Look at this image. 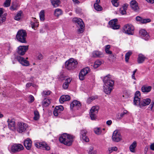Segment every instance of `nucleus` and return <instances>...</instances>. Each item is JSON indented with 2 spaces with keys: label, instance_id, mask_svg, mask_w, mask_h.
I'll list each match as a JSON object with an SVG mask.
<instances>
[{
  "label": "nucleus",
  "instance_id": "1",
  "mask_svg": "<svg viewBox=\"0 0 154 154\" xmlns=\"http://www.w3.org/2000/svg\"><path fill=\"white\" fill-rule=\"evenodd\" d=\"M74 137L73 136L64 133L60 137L59 141L60 142L69 146L72 144Z\"/></svg>",
  "mask_w": 154,
  "mask_h": 154
},
{
  "label": "nucleus",
  "instance_id": "2",
  "mask_svg": "<svg viewBox=\"0 0 154 154\" xmlns=\"http://www.w3.org/2000/svg\"><path fill=\"white\" fill-rule=\"evenodd\" d=\"M151 101V99L149 98L140 99V98H136L134 101V105L138 106L141 108L143 106L148 105Z\"/></svg>",
  "mask_w": 154,
  "mask_h": 154
},
{
  "label": "nucleus",
  "instance_id": "3",
  "mask_svg": "<svg viewBox=\"0 0 154 154\" xmlns=\"http://www.w3.org/2000/svg\"><path fill=\"white\" fill-rule=\"evenodd\" d=\"M78 64L77 61L73 58H70L66 61L65 66L68 70H73L77 67Z\"/></svg>",
  "mask_w": 154,
  "mask_h": 154
},
{
  "label": "nucleus",
  "instance_id": "4",
  "mask_svg": "<svg viewBox=\"0 0 154 154\" xmlns=\"http://www.w3.org/2000/svg\"><path fill=\"white\" fill-rule=\"evenodd\" d=\"M26 31L23 30H19L17 34L16 38L20 42L23 43H26Z\"/></svg>",
  "mask_w": 154,
  "mask_h": 154
},
{
  "label": "nucleus",
  "instance_id": "5",
  "mask_svg": "<svg viewBox=\"0 0 154 154\" xmlns=\"http://www.w3.org/2000/svg\"><path fill=\"white\" fill-rule=\"evenodd\" d=\"M134 31V28L131 24H126L123 27V32L128 35H133Z\"/></svg>",
  "mask_w": 154,
  "mask_h": 154
},
{
  "label": "nucleus",
  "instance_id": "6",
  "mask_svg": "<svg viewBox=\"0 0 154 154\" xmlns=\"http://www.w3.org/2000/svg\"><path fill=\"white\" fill-rule=\"evenodd\" d=\"M23 147L22 144L14 143L11 146L10 152L13 153L19 152L23 150Z\"/></svg>",
  "mask_w": 154,
  "mask_h": 154
},
{
  "label": "nucleus",
  "instance_id": "7",
  "mask_svg": "<svg viewBox=\"0 0 154 154\" xmlns=\"http://www.w3.org/2000/svg\"><path fill=\"white\" fill-rule=\"evenodd\" d=\"M28 128L27 124L22 122H18L17 125V130L19 133L25 132Z\"/></svg>",
  "mask_w": 154,
  "mask_h": 154
},
{
  "label": "nucleus",
  "instance_id": "8",
  "mask_svg": "<svg viewBox=\"0 0 154 154\" xmlns=\"http://www.w3.org/2000/svg\"><path fill=\"white\" fill-rule=\"evenodd\" d=\"M103 81L105 86L112 87L114 85V81L111 79L110 75L105 76Z\"/></svg>",
  "mask_w": 154,
  "mask_h": 154
},
{
  "label": "nucleus",
  "instance_id": "9",
  "mask_svg": "<svg viewBox=\"0 0 154 154\" xmlns=\"http://www.w3.org/2000/svg\"><path fill=\"white\" fill-rule=\"evenodd\" d=\"M99 107L98 106H93L90 112V116L91 120H95L97 117L96 115L98 112Z\"/></svg>",
  "mask_w": 154,
  "mask_h": 154
},
{
  "label": "nucleus",
  "instance_id": "10",
  "mask_svg": "<svg viewBox=\"0 0 154 154\" xmlns=\"http://www.w3.org/2000/svg\"><path fill=\"white\" fill-rule=\"evenodd\" d=\"M35 145L37 148H43L48 151L50 149V147L45 142H36L35 143Z\"/></svg>",
  "mask_w": 154,
  "mask_h": 154
},
{
  "label": "nucleus",
  "instance_id": "11",
  "mask_svg": "<svg viewBox=\"0 0 154 154\" xmlns=\"http://www.w3.org/2000/svg\"><path fill=\"white\" fill-rule=\"evenodd\" d=\"M90 71V68L86 67L82 69L79 74V78L80 80H83L85 79V76Z\"/></svg>",
  "mask_w": 154,
  "mask_h": 154
},
{
  "label": "nucleus",
  "instance_id": "12",
  "mask_svg": "<svg viewBox=\"0 0 154 154\" xmlns=\"http://www.w3.org/2000/svg\"><path fill=\"white\" fill-rule=\"evenodd\" d=\"M122 137L117 130L114 131L113 133L112 139L113 141L118 142L122 140Z\"/></svg>",
  "mask_w": 154,
  "mask_h": 154
},
{
  "label": "nucleus",
  "instance_id": "13",
  "mask_svg": "<svg viewBox=\"0 0 154 154\" xmlns=\"http://www.w3.org/2000/svg\"><path fill=\"white\" fill-rule=\"evenodd\" d=\"M28 46H20L17 48V52L20 55H24L28 50Z\"/></svg>",
  "mask_w": 154,
  "mask_h": 154
},
{
  "label": "nucleus",
  "instance_id": "14",
  "mask_svg": "<svg viewBox=\"0 0 154 154\" xmlns=\"http://www.w3.org/2000/svg\"><path fill=\"white\" fill-rule=\"evenodd\" d=\"M117 22L118 20L116 19L110 20L109 22L110 27L114 29H119V26Z\"/></svg>",
  "mask_w": 154,
  "mask_h": 154
},
{
  "label": "nucleus",
  "instance_id": "15",
  "mask_svg": "<svg viewBox=\"0 0 154 154\" xmlns=\"http://www.w3.org/2000/svg\"><path fill=\"white\" fill-rule=\"evenodd\" d=\"M87 131L86 130L83 129L80 132V138L81 140H82L86 142L89 141V140L88 137L86 136Z\"/></svg>",
  "mask_w": 154,
  "mask_h": 154
},
{
  "label": "nucleus",
  "instance_id": "16",
  "mask_svg": "<svg viewBox=\"0 0 154 154\" xmlns=\"http://www.w3.org/2000/svg\"><path fill=\"white\" fill-rule=\"evenodd\" d=\"M81 106V104L79 101L75 100L71 103L70 107L71 110H76L80 108Z\"/></svg>",
  "mask_w": 154,
  "mask_h": 154
},
{
  "label": "nucleus",
  "instance_id": "17",
  "mask_svg": "<svg viewBox=\"0 0 154 154\" xmlns=\"http://www.w3.org/2000/svg\"><path fill=\"white\" fill-rule=\"evenodd\" d=\"M17 59L19 62L23 66H28L29 65V61L21 57L17 56Z\"/></svg>",
  "mask_w": 154,
  "mask_h": 154
},
{
  "label": "nucleus",
  "instance_id": "18",
  "mask_svg": "<svg viewBox=\"0 0 154 154\" xmlns=\"http://www.w3.org/2000/svg\"><path fill=\"white\" fill-rule=\"evenodd\" d=\"M140 35L145 40H147L149 38V36L145 29H141L139 31Z\"/></svg>",
  "mask_w": 154,
  "mask_h": 154
},
{
  "label": "nucleus",
  "instance_id": "19",
  "mask_svg": "<svg viewBox=\"0 0 154 154\" xmlns=\"http://www.w3.org/2000/svg\"><path fill=\"white\" fill-rule=\"evenodd\" d=\"M130 6L131 8L135 11H137L139 9V7L137 2L135 0H132L130 2Z\"/></svg>",
  "mask_w": 154,
  "mask_h": 154
},
{
  "label": "nucleus",
  "instance_id": "20",
  "mask_svg": "<svg viewBox=\"0 0 154 154\" xmlns=\"http://www.w3.org/2000/svg\"><path fill=\"white\" fill-rule=\"evenodd\" d=\"M24 145L27 149H30L32 145L31 140L29 138H27L24 142Z\"/></svg>",
  "mask_w": 154,
  "mask_h": 154
},
{
  "label": "nucleus",
  "instance_id": "21",
  "mask_svg": "<svg viewBox=\"0 0 154 154\" xmlns=\"http://www.w3.org/2000/svg\"><path fill=\"white\" fill-rule=\"evenodd\" d=\"M72 20L73 22L77 23L76 26L78 27H79L80 26L84 24L82 20L80 18L75 17L72 19Z\"/></svg>",
  "mask_w": 154,
  "mask_h": 154
},
{
  "label": "nucleus",
  "instance_id": "22",
  "mask_svg": "<svg viewBox=\"0 0 154 154\" xmlns=\"http://www.w3.org/2000/svg\"><path fill=\"white\" fill-rule=\"evenodd\" d=\"M8 124V127L9 129H13L15 127V122L14 119H9L7 121Z\"/></svg>",
  "mask_w": 154,
  "mask_h": 154
},
{
  "label": "nucleus",
  "instance_id": "23",
  "mask_svg": "<svg viewBox=\"0 0 154 154\" xmlns=\"http://www.w3.org/2000/svg\"><path fill=\"white\" fill-rule=\"evenodd\" d=\"M70 99V97L68 95H63L60 97L59 101L61 103H63L65 101H69Z\"/></svg>",
  "mask_w": 154,
  "mask_h": 154
},
{
  "label": "nucleus",
  "instance_id": "24",
  "mask_svg": "<svg viewBox=\"0 0 154 154\" xmlns=\"http://www.w3.org/2000/svg\"><path fill=\"white\" fill-rule=\"evenodd\" d=\"M94 133L97 135H100L101 134H104L105 132V128H97L94 129Z\"/></svg>",
  "mask_w": 154,
  "mask_h": 154
},
{
  "label": "nucleus",
  "instance_id": "25",
  "mask_svg": "<svg viewBox=\"0 0 154 154\" xmlns=\"http://www.w3.org/2000/svg\"><path fill=\"white\" fill-rule=\"evenodd\" d=\"M152 88V87L150 86L143 85L141 89L142 92L147 93L151 91Z\"/></svg>",
  "mask_w": 154,
  "mask_h": 154
},
{
  "label": "nucleus",
  "instance_id": "26",
  "mask_svg": "<svg viewBox=\"0 0 154 154\" xmlns=\"http://www.w3.org/2000/svg\"><path fill=\"white\" fill-rule=\"evenodd\" d=\"M128 5L127 4L124 5L122 6L120 8V13L122 14H126V10H127Z\"/></svg>",
  "mask_w": 154,
  "mask_h": 154
},
{
  "label": "nucleus",
  "instance_id": "27",
  "mask_svg": "<svg viewBox=\"0 0 154 154\" xmlns=\"http://www.w3.org/2000/svg\"><path fill=\"white\" fill-rule=\"evenodd\" d=\"M72 79L70 78L65 79V82L63 85V87L64 89H67L69 86V85Z\"/></svg>",
  "mask_w": 154,
  "mask_h": 154
},
{
  "label": "nucleus",
  "instance_id": "28",
  "mask_svg": "<svg viewBox=\"0 0 154 154\" xmlns=\"http://www.w3.org/2000/svg\"><path fill=\"white\" fill-rule=\"evenodd\" d=\"M92 57H101L103 56V53L99 51H95L92 53Z\"/></svg>",
  "mask_w": 154,
  "mask_h": 154
},
{
  "label": "nucleus",
  "instance_id": "29",
  "mask_svg": "<svg viewBox=\"0 0 154 154\" xmlns=\"http://www.w3.org/2000/svg\"><path fill=\"white\" fill-rule=\"evenodd\" d=\"M137 146V143L136 141L134 142L129 146V149L131 152H135V149Z\"/></svg>",
  "mask_w": 154,
  "mask_h": 154
},
{
  "label": "nucleus",
  "instance_id": "30",
  "mask_svg": "<svg viewBox=\"0 0 154 154\" xmlns=\"http://www.w3.org/2000/svg\"><path fill=\"white\" fill-rule=\"evenodd\" d=\"M112 90V88L111 87L105 86V85L104 86V91L107 94H110Z\"/></svg>",
  "mask_w": 154,
  "mask_h": 154
},
{
  "label": "nucleus",
  "instance_id": "31",
  "mask_svg": "<svg viewBox=\"0 0 154 154\" xmlns=\"http://www.w3.org/2000/svg\"><path fill=\"white\" fill-rule=\"evenodd\" d=\"M145 57L142 54H140L138 56L137 59L138 63H141L143 62L144 61Z\"/></svg>",
  "mask_w": 154,
  "mask_h": 154
},
{
  "label": "nucleus",
  "instance_id": "32",
  "mask_svg": "<svg viewBox=\"0 0 154 154\" xmlns=\"http://www.w3.org/2000/svg\"><path fill=\"white\" fill-rule=\"evenodd\" d=\"M51 2L54 7H57L60 4L59 0H51Z\"/></svg>",
  "mask_w": 154,
  "mask_h": 154
},
{
  "label": "nucleus",
  "instance_id": "33",
  "mask_svg": "<svg viewBox=\"0 0 154 154\" xmlns=\"http://www.w3.org/2000/svg\"><path fill=\"white\" fill-rule=\"evenodd\" d=\"M51 103V101L49 99H45L42 103V105L44 107H47Z\"/></svg>",
  "mask_w": 154,
  "mask_h": 154
},
{
  "label": "nucleus",
  "instance_id": "34",
  "mask_svg": "<svg viewBox=\"0 0 154 154\" xmlns=\"http://www.w3.org/2000/svg\"><path fill=\"white\" fill-rule=\"evenodd\" d=\"M62 14V11L61 9L57 8L55 9L54 12V14L56 16H58Z\"/></svg>",
  "mask_w": 154,
  "mask_h": 154
},
{
  "label": "nucleus",
  "instance_id": "35",
  "mask_svg": "<svg viewBox=\"0 0 154 154\" xmlns=\"http://www.w3.org/2000/svg\"><path fill=\"white\" fill-rule=\"evenodd\" d=\"M22 13V11H19L14 17V19L17 20H19L20 18Z\"/></svg>",
  "mask_w": 154,
  "mask_h": 154
},
{
  "label": "nucleus",
  "instance_id": "36",
  "mask_svg": "<svg viewBox=\"0 0 154 154\" xmlns=\"http://www.w3.org/2000/svg\"><path fill=\"white\" fill-rule=\"evenodd\" d=\"M19 7V5L16 3H15L13 4L11 6L10 8V9L11 11L16 10Z\"/></svg>",
  "mask_w": 154,
  "mask_h": 154
},
{
  "label": "nucleus",
  "instance_id": "37",
  "mask_svg": "<svg viewBox=\"0 0 154 154\" xmlns=\"http://www.w3.org/2000/svg\"><path fill=\"white\" fill-rule=\"evenodd\" d=\"M34 119L35 120H38L39 118V114L37 110L34 111Z\"/></svg>",
  "mask_w": 154,
  "mask_h": 154
},
{
  "label": "nucleus",
  "instance_id": "38",
  "mask_svg": "<svg viewBox=\"0 0 154 154\" xmlns=\"http://www.w3.org/2000/svg\"><path fill=\"white\" fill-rule=\"evenodd\" d=\"M94 7L95 10L98 11H101L102 10V7L97 3H95Z\"/></svg>",
  "mask_w": 154,
  "mask_h": 154
},
{
  "label": "nucleus",
  "instance_id": "39",
  "mask_svg": "<svg viewBox=\"0 0 154 154\" xmlns=\"http://www.w3.org/2000/svg\"><path fill=\"white\" fill-rule=\"evenodd\" d=\"M132 52L128 51L125 55V61L126 62H128L130 55L131 54Z\"/></svg>",
  "mask_w": 154,
  "mask_h": 154
},
{
  "label": "nucleus",
  "instance_id": "40",
  "mask_svg": "<svg viewBox=\"0 0 154 154\" xmlns=\"http://www.w3.org/2000/svg\"><path fill=\"white\" fill-rule=\"evenodd\" d=\"M31 26L32 29H35V27H37L38 26V22L37 21H35L34 22H32L31 23Z\"/></svg>",
  "mask_w": 154,
  "mask_h": 154
},
{
  "label": "nucleus",
  "instance_id": "41",
  "mask_svg": "<svg viewBox=\"0 0 154 154\" xmlns=\"http://www.w3.org/2000/svg\"><path fill=\"white\" fill-rule=\"evenodd\" d=\"M102 62L99 60H97L94 63V67L95 68H97L101 65Z\"/></svg>",
  "mask_w": 154,
  "mask_h": 154
},
{
  "label": "nucleus",
  "instance_id": "42",
  "mask_svg": "<svg viewBox=\"0 0 154 154\" xmlns=\"http://www.w3.org/2000/svg\"><path fill=\"white\" fill-rule=\"evenodd\" d=\"M39 17L41 20H44L45 19L44 12L43 10L41 11L39 13Z\"/></svg>",
  "mask_w": 154,
  "mask_h": 154
},
{
  "label": "nucleus",
  "instance_id": "43",
  "mask_svg": "<svg viewBox=\"0 0 154 154\" xmlns=\"http://www.w3.org/2000/svg\"><path fill=\"white\" fill-rule=\"evenodd\" d=\"M51 93V91H43L42 93V95L43 97H46L48 95H49Z\"/></svg>",
  "mask_w": 154,
  "mask_h": 154
},
{
  "label": "nucleus",
  "instance_id": "44",
  "mask_svg": "<svg viewBox=\"0 0 154 154\" xmlns=\"http://www.w3.org/2000/svg\"><path fill=\"white\" fill-rule=\"evenodd\" d=\"M148 109L152 112L154 111V102H152L149 106Z\"/></svg>",
  "mask_w": 154,
  "mask_h": 154
},
{
  "label": "nucleus",
  "instance_id": "45",
  "mask_svg": "<svg viewBox=\"0 0 154 154\" xmlns=\"http://www.w3.org/2000/svg\"><path fill=\"white\" fill-rule=\"evenodd\" d=\"M59 108L57 107H55L53 112V114L54 115L56 116H58L59 113H60V112L59 111L57 110Z\"/></svg>",
  "mask_w": 154,
  "mask_h": 154
},
{
  "label": "nucleus",
  "instance_id": "46",
  "mask_svg": "<svg viewBox=\"0 0 154 154\" xmlns=\"http://www.w3.org/2000/svg\"><path fill=\"white\" fill-rule=\"evenodd\" d=\"M151 21V20L149 18L148 19H142L141 20V23H149Z\"/></svg>",
  "mask_w": 154,
  "mask_h": 154
},
{
  "label": "nucleus",
  "instance_id": "47",
  "mask_svg": "<svg viewBox=\"0 0 154 154\" xmlns=\"http://www.w3.org/2000/svg\"><path fill=\"white\" fill-rule=\"evenodd\" d=\"M79 27H80V28H79L78 30V32L79 33H82L84 31V24L83 25H82L80 26Z\"/></svg>",
  "mask_w": 154,
  "mask_h": 154
},
{
  "label": "nucleus",
  "instance_id": "48",
  "mask_svg": "<svg viewBox=\"0 0 154 154\" xmlns=\"http://www.w3.org/2000/svg\"><path fill=\"white\" fill-rule=\"evenodd\" d=\"M140 92L139 91H137L135 94V96L134 98V101L135 99L136 98H140L139 97L140 96Z\"/></svg>",
  "mask_w": 154,
  "mask_h": 154
},
{
  "label": "nucleus",
  "instance_id": "49",
  "mask_svg": "<svg viewBox=\"0 0 154 154\" xmlns=\"http://www.w3.org/2000/svg\"><path fill=\"white\" fill-rule=\"evenodd\" d=\"M11 0H6L4 2V5L5 7H9L10 5Z\"/></svg>",
  "mask_w": 154,
  "mask_h": 154
},
{
  "label": "nucleus",
  "instance_id": "50",
  "mask_svg": "<svg viewBox=\"0 0 154 154\" xmlns=\"http://www.w3.org/2000/svg\"><path fill=\"white\" fill-rule=\"evenodd\" d=\"M6 14H4V16L0 17V23H2L5 21L6 18L5 17L6 16Z\"/></svg>",
  "mask_w": 154,
  "mask_h": 154
},
{
  "label": "nucleus",
  "instance_id": "51",
  "mask_svg": "<svg viewBox=\"0 0 154 154\" xmlns=\"http://www.w3.org/2000/svg\"><path fill=\"white\" fill-rule=\"evenodd\" d=\"M117 148L116 147L114 146L111 147L109 149V151L110 153L112 152L113 151H116L117 150Z\"/></svg>",
  "mask_w": 154,
  "mask_h": 154
},
{
  "label": "nucleus",
  "instance_id": "52",
  "mask_svg": "<svg viewBox=\"0 0 154 154\" xmlns=\"http://www.w3.org/2000/svg\"><path fill=\"white\" fill-rule=\"evenodd\" d=\"M118 0H112V5L116 7H118L119 5V4L117 2Z\"/></svg>",
  "mask_w": 154,
  "mask_h": 154
},
{
  "label": "nucleus",
  "instance_id": "53",
  "mask_svg": "<svg viewBox=\"0 0 154 154\" xmlns=\"http://www.w3.org/2000/svg\"><path fill=\"white\" fill-rule=\"evenodd\" d=\"M37 57L38 59L39 60H41L43 58V57L42 54L40 53L38 54L37 55Z\"/></svg>",
  "mask_w": 154,
  "mask_h": 154
},
{
  "label": "nucleus",
  "instance_id": "54",
  "mask_svg": "<svg viewBox=\"0 0 154 154\" xmlns=\"http://www.w3.org/2000/svg\"><path fill=\"white\" fill-rule=\"evenodd\" d=\"M56 107H57L59 108L58 109H57V110L59 111L60 112L63 109V107L61 105L58 106H56Z\"/></svg>",
  "mask_w": 154,
  "mask_h": 154
},
{
  "label": "nucleus",
  "instance_id": "55",
  "mask_svg": "<svg viewBox=\"0 0 154 154\" xmlns=\"http://www.w3.org/2000/svg\"><path fill=\"white\" fill-rule=\"evenodd\" d=\"M128 112L126 110H124L123 112L121 113V115L122 117V118Z\"/></svg>",
  "mask_w": 154,
  "mask_h": 154
},
{
  "label": "nucleus",
  "instance_id": "56",
  "mask_svg": "<svg viewBox=\"0 0 154 154\" xmlns=\"http://www.w3.org/2000/svg\"><path fill=\"white\" fill-rule=\"evenodd\" d=\"M116 118L117 119H121L122 118V117L121 115V113H118L117 114L116 116Z\"/></svg>",
  "mask_w": 154,
  "mask_h": 154
},
{
  "label": "nucleus",
  "instance_id": "57",
  "mask_svg": "<svg viewBox=\"0 0 154 154\" xmlns=\"http://www.w3.org/2000/svg\"><path fill=\"white\" fill-rule=\"evenodd\" d=\"M142 18L139 16H137L136 18V19L137 21L140 22L141 23Z\"/></svg>",
  "mask_w": 154,
  "mask_h": 154
},
{
  "label": "nucleus",
  "instance_id": "58",
  "mask_svg": "<svg viewBox=\"0 0 154 154\" xmlns=\"http://www.w3.org/2000/svg\"><path fill=\"white\" fill-rule=\"evenodd\" d=\"M29 98L30 100V102L31 103L34 100V97L32 95H30L29 96Z\"/></svg>",
  "mask_w": 154,
  "mask_h": 154
},
{
  "label": "nucleus",
  "instance_id": "59",
  "mask_svg": "<svg viewBox=\"0 0 154 154\" xmlns=\"http://www.w3.org/2000/svg\"><path fill=\"white\" fill-rule=\"evenodd\" d=\"M105 51L108 54H112V51H110L109 49H105Z\"/></svg>",
  "mask_w": 154,
  "mask_h": 154
},
{
  "label": "nucleus",
  "instance_id": "60",
  "mask_svg": "<svg viewBox=\"0 0 154 154\" xmlns=\"http://www.w3.org/2000/svg\"><path fill=\"white\" fill-rule=\"evenodd\" d=\"M92 101L97 99V96H92L90 97Z\"/></svg>",
  "mask_w": 154,
  "mask_h": 154
},
{
  "label": "nucleus",
  "instance_id": "61",
  "mask_svg": "<svg viewBox=\"0 0 154 154\" xmlns=\"http://www.w3.org/2000/svg\"><path fill=\"white\" fill-rule=\"evenodd\" d=\"M112 123V121L111 120L107 121L106 122V124L108 125H110Z\"/></svg>",
  "mask_w": 154,
  "mask_h": 154
},
{
  "label": "nucleus",
  "instance_id": "62",
  "mask_svg": "<svg viewBox=\"0 0 154 154\" xmlns=\"http://www.w3.org/2000/svg\"><path fill=\"white\" fill-rule=\"evenodd\" d=\"M32 85V83H28L26 85V87L29 88Z\"/></svg>",
  "mask_w": 154,
  "mask_h": 154
},
{
  "label": "nucleus",
  "instance_id": "63",
  "mask_svg": "<svg viewBox=\"0 0 154 154\" xmlns=\"http://www.w3.org/2000/svg\"><path fill=\"white\" fill-rule=\"evenodd\" d=\"M92 101L91 100V99L90 98V97H89V98H88V99H87V103H88V104H89Z\"/></svg>",
  "mask_w": 154,
  "mask_h": 154
},
{
  "label": "nucleus",
  "instance_id": "64",
  "mask_svg": "<svg viewBox=\"0 0 154 154\" xmlns=\"http://www.w3.org/2000/svg\"><path fill=\"white\" fill-rule=\"evenodd\" d=\"M150 149L152 150H154V143L152 144L150 146Z\"/></svg>",
  "mask_w": 154,
  "mask_h": 154
}]
</instances>
